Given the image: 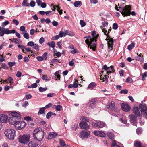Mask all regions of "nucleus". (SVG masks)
<instances>
[{
  "mask_svg": "<svg viewBox=\"0 0 147 147\" xmlns=\"http://www.w3.org/2000/svg\"><path fill=\"white\" fill-rule=\"evenodd\" d=\"M1 67L2 68L4 69H8V67L5 63H2Z\"/></svg>",
  "mask_w": 147,
  "mask_h": 147,
  "instance_id": "48",
  "label": "nucleus"
},
{
  "mask_svg": "<svg viewBox=\"0 0 147 147\" xmlns=\"http://www.w3.org/2000/svg\"><path fill=\"white\" fill-rule=\"evenodd\" d=\"M47 44L50 47L54 48L55 46V43L54 41H52L47 43Z\"/></svg>",
  "mask_w": 147,
  "mask_h": 147,
  "instance_id": "28",
  "label": "nucleus"
},
{
  "mask_svg": "<svg viewBox=\"0 0 147 147\" xmlns=\"http://www.w3.org/2000/svg\"><path fill=\"white\" fill-rule=\"evenodd\" d=\"M84 38H86L85 42L88 45V47L94 51L96 48V42L94 38H92L90 36L84 37Z\"/></svg>",
  "mask_w": 147,
  "mask_h": 147,
  "instance_id": "3",
  "label": "nucleus"
},
{
  "mask_svg": "<svg viewBox=\"0 0 147 147\" xmlns=\"http://www.w3.org/2000/svg\"><path fill=\"white\" fill-rule=\"evenodd\" d=\"M44 131L42 130V129L40 127L37 128L35 129L33 132V135L34 134H36L40 131Z\"/></svg>",
  "mask_w": 147,
  "mask_h": 147,
  "instance_id": "25",
  "label": "nucleus"
},
{
  "mask_svg": "<svg viewBox=\"0 0 147 147\" xmlns=\"http://www.w3.org/2000/svg\"><path fill=\"white\" fill-rule=\"evenodd\" d=\"M16 63L15 61L9 62L8 63V65L10 67H12L15 65Z\"/></svg>",
  "mask_w": 147,
  "mask_h": 147,
  "instance_id": "40",
  "label": "nucleus"
},
{
  "mask_svg": "<svg viewBox=\"0 0 147 147\" xmlns=\"http://www.w3.org/2000/svg\"><path fill=\"white\" fill-rule=\"evenodd\" d=\"M80 23L82 27H84L86 25L85 22L82 20H80Z\"/></svg>",
  "mask_w": 147,
  "mask_h": 147,
  "instance_id": "49",
  "label": "nucleus"
},
{
  "mask_svg": "<svg viewBox=\"0 0 147 147\" xmlns=\"http://www.w3.org/2000/svg\"><path fill=\"white\" fill-rule=\"evenodd\" d=\"M26 123L24 121H21L16 123L15 125L16 128L18 129L21 130L26 125Z\"/></svg>",
  "mask_w": 147,
  "mask_h": 147,
  "instance_id": "10",
  "label": "nucleus"
},
{
  "mask_svg": "<svg viewBox=\"0 0 147 147\" xmlns=\"http://www.w3.org/2000/svg\"><path fill=\"white\" fill-rule=\"evenodd\" d=\"M20 31L24 32L23 33L26 32H27L25 30V28L24 26H21L20 27Z\"/></svg>",
  "mask_w": 147,
  "mask_h": 147,
  "instance_id": "44",
  "label": "nucleus"
},
{
  "mask_svg": "<svg viewBox=\"0 0 147 147\" xmlns=\"http://www.w3.org/2000/svg\"><path fill=\"white\" fill-rule=\"evenodd\" d=\"M147 77V72H144L142 75V80H144V78Z\"/></svg>",
  "mask_w": 147,
  "mask_h": 147,
  "instance_id": "53",
  "label": "nucleus"
},
{
  "mask_svg": "<svg viewBox=\"0 0 147 147\" xmlns=\"http://www.w3.org/2000/svg\"><path fill=\"white\" fill-rule=\"evenodd\" d=\"M59 144L61 146L64 147L66 145V144L63 140L61 139H59Z\"/></svg>",
  "mask_w": 147,
  "mask_h": 147,
  "instance_id": "31",
  "label": "nucleus"
},
{
  "mask_svg": "<svg viewBox=\"0 0 147 147\" xmlns=\"http://www.w3.org/2000/svg\"><path fill=\"white\" fill-rule=\"evenodd\" d=\"M118 28V25L117 23H114L113 25V28L114 30H116Z\"/></svg>",
  "mask_w": 147,
  "mask_h": 147,
  "instance_id": "46",
  "label": "nucleus"
},
{
  "mask_svg": "<svg viewBox=\"0 0 147 147\" xmlns=\"http://www.w3.org/2000/svg\"><path fill=\"white\" fill-rule=\"evenodd\" d=\"M57 135V134L54 132L50 133L48 136V139H52L55 137Z\"/></svg>",
  "mask_w": 147,
  "mask_h": 147,
  "instance_id": "24",
  "label": "nucleus"
},
{
  "mask_svg": "<svg viewBox=\"0 0 147 147\" xmlns=\"http://www.w3.org/2000/svg\"><path fill=\"white\" fill-rule=\"evenodd\" d=\"M36 3L34 1H32L29 4V5L31 7H34Z\"/></svg>",
  "mask_w": 147,
  "mask_h": 147,
  "instance_id": "51",
  "label": "nucleus"
},
{
  "mask_svg": "<svg viewBox=\"0 0 147 147\" xmlns=\"http://www.w3.org/2000/svg\"><path fill=\"white\" fill-rule=\"evenodd\" d=\"M128 90L126 89L123 90L121 91L120 93L121 94L123 93L124 94H127L128 93Z\"/></svg>",
  "mask_w": 147,
  "mask_h": 147,
  "instance_id": "50",
  "label": "nucleus"
},
{
  "mask_svg": "<svg viewBox=\"0 0 147 147\" xmlns=\"http://www.w3.org/2000/svg\"><path fill=\"white\" fill-rule=\"evenodd\" d=\"M47 52H45L42 55V56L43 58V60H46L47 58Z\"/></svg>",
  "mask_w": 147,
  "mask_h": 147,
  "instance_id": "57",
  "label": "nucleus"
},
{
  "mask_svg": "<svg viewBox=\"0 0 147 147\" xmlns=\"http://www.w3.org/2000/svg\"><path fill=\"white\" fill-rule=\"evenodd\" d=\"M34 48V49H36V50H38L39 49V46L38 45V44H34V45H33Z\"/></svg>",
  "mask_w": 147,
  "mask_h": 147,
  "instance_id": "58",
  "label": "nucleus"
},
{
  "mask_svg": "<svg viewBox=\"0 0 147 147\" xmlns=\"http://www.w3.org/2000/svg\"><path fill=\"white\" fill-rule=\"evenodd\" d=\"M95 86L96 84L94 82H92L89 84L88 87V88L91 89H92Z\"/></svg>",
  "mask_w": 147,
  "mask_h": 147,
  "instance_id": "27",
  "label": "nucleus"
},
{
  "mask_svg": "<svg viewBox=\"0 0 147 147\" xmlns=\"http://www.w3.org/2000/svg\"><path fill=\"white\" fill-rule=\"evenodd\" d=\"M139 108L140 110L143 114L144 117L147 119V106L146 104H140Z\"/></svg>",
  "mask_w": 147,
  "mask_h": 147,
  "instance_id": "8",
  "label": "nucleus"
},
{
  "mask_svg": "<svg viewBox=\"0 0 147 147\" xmlns=\"http://www.w3.org/2000/svg\"><path fill=\"white\" fill-rule=\"evenodd\" d=\"M90 134L89 131H85L83 130L80 132V137L82 139L87 138L88 136Z\"/></svg>",
  "mask_w": 147,
  "mask_h": 147,
  "instance_id": "12",
  "label": "nucleus"
},
{
  "mask_svg": "<svg viewBox=\"0 0 147 147\" xmlns=\"http://www.w3.org/2000/svg\"><path fill=\"white\" fill-rule=\"evenodd\" d=\"M98 122L99 128H102L107 126L106 124L102 121H98Z\"/></svg>",
  "mask_w": 147,
  "mask_h": 147,
  "instance_id": "23",
  "label": "nucleus"
},
{
  "mask_svg": "<svg viewBox=\"0 0 147 147\" xmlns=\"http://www.w3.org/2000/svg\"><path fill=\"white\" fill-rule=\"evenodd\" d=\"M53 113L51 112H48L46 115V118L49 119L51 116L52 115Z\"/></svg>",
  "mask_w": 147,
  "mask_h": 147,
  "instance_id": "43",
  "label": "nucleus"
},
{
  "mask_svg": "<svg viewBox=\"0 0 147 147\" xmlns=\"http://www.w3.org/2000/svg\"><path fill=\"white\" fill-rule=\"evenodd\" d=\"M78 82L77 80H75V81L74 82L73 84L74 86V88H77L78 87Z\"/></svg>",
  "mask_w": 147,
  "mask_h": 147,
  "instance_id": "42",
  "label": "nucleus"
},
{
  "mask_svg": "<svg viewBox=\"0 0 147 147\" xmlns=\"http://www.w3.org/2000/svg\"><path fill=\"white\" fill-rule=\"evenodd\" d=\"M134 115L132 114H130L129 116V118L130 119L131 123L133 125L137 126V124L136 121V117Z\"/></svg>",
  "mask_w": 147,
  "mask_h": 147,
  "instance_id": "13",
  "label": "nucleus"
},
{
  "mask_svg": "<svg viewBox=\"0 0 147 147\" xmlns=\"http://www.w3.org/2000/svg\"><path fill=\"white\" fill-rule=\"evenodd\" d=\"M24 119L25 120H26V121H30L32 120L31 118L29 116H27V117H25Z\"/></svg>",
  "mask_w": 147,
  "mask_h": 147,
  "instance_id": "54",
  "label": "nucleus"
},
{
  "mask_svg": "<svg viewBox=\"0 0 147 147\" xmlns=\"http://www.w3.org/2000/svg\"><path fill=\"white\" fill-rule=\"evenodd\" d=\"M111 146L112 147H119V146L117 144L115 141L114 140L112 141Z\"/></svg>",
  "mask_w": 147,
  "mask_h": 147,
  "instance_id": "37",
  "label": "nucleus"
},
{
  "mask_svg": "<svg viewBox=\"0 0 147 147\" xmlns=\"http://www.w3.org/2000/svg\"><path fill=\"white\" fill-rule=\"evenodd\" d=\"M22 34L23 35V36L26 39H28L29 38L28 34L26 32H22Z\"/></svg>",
  "mask_w": 147,
  "mask_h": 147,
  "instance_id": "38",
  "label": "nucleus"
},
{
  "mask_svg": "<svg viewBox=\"0 0 147 147\" xmlns=\"http://www.w3.org/2000/svg\"><path fill=\"white\" fill-rule=\"evenodd\" d=\"M92 125L93 127H94L99 128L98 121L96 122V123H92Z\"/></svg>",
  "mask_w": 147,
  "mask_h": 147,
  "instance_id": "45",
  "label": "nucleus"
},
{
  "mask_svg": "<svg viewBox=\"0 0 147 147\" xmlns=\"http://www.w3.org/2000/svg\"><path fill=\"white\" fill-rule=\"evenodd\" d=\"M107 134L108 136L110 139H112L114 138V135L112 133L107 132Z\"/></svg>",
  "mask_w": 147,
  "mask_h": 147,
  "instance_id": "32",
  "label": "nucleus"
},
{
  "mask_svg": "<svg viewBox=\"0 0 147 147\" xmlns=\"http://www.w3.org/2000/svg\"><path fill=\"white\" fill-rule=\"evenodd\" d=\"M135 44L133 43H131L128 46L127 49L129 50H131L134 47Z\"/></svg>",
  "mask_w": 147,
  "mask_h": 147,
  "instance_id": "35",
  "label": "nucleus"
},
{
  "mask_svg": "<svg viewBox=\"0 0 147 147\" xmlns=\"http://www.w3.org/2000/svg\"><path fill=\"white\" fill-rule=\"evenodd\" d=\"M81 4L82 2L81 1H77L74 2V5L75 7H77Z\"/></svg>",
  "mask_w": 147,
  "mask_h": 147,
  "instance_id": "34",
  "label": "nucleus"
},
{
  "mask_svg": "<svg viewBox=\"0 0 147 147\" xmlns=\"http://www.w3.org/2000/svg\"><path fill=\"white\" fill-rule=\"evenodd\" d=\"M16 131L14 130L11 129H7L4 132L6 137L10 140H13L15 136Z\"/></svg>",
  "mask_w": 147,
  "mask_h": 147,
  "instance_id": "5",
  "label": "nucleus"
},
{
  "mask_svg": "<svg viewBox=\"0 0 147 147\" xmlns=\"http://www.w3.org/2000/svg\"><path fill=\"white\" fill-rule=\"evenodd\" d=\"M73 50H71L70 51V52L74 54L76 53H77L78 52L76 51V50L75 49H73Z\"/></svg>",
  "mask_w": 147,
  "mask_h": 147,
  "instance_id": "61",
  "label": "nucleus"
},
{
  "mask_svg": "<svg viewBox=\"0 0 147 147\" xmlns=\"http://www.w3.org/2000/svg\"><path fill=\"white\" fill-rule=\"evenodd\" d=\"M8 118V117L6 115L1 114L0 115V121L3 123H5Z\"/></svg>",
  "mask_w": 147,
  "mask_h": 147,
  "instance_id": "17",
  "label": "nucleus"
},
{
  "mask_svg": "<svg viewBox=\"0 0 147 147\" xmlns=\"http://www.w3.org/2000/svg\"><path fill=\"white\" fill-rule=\"evenodd\" d=\"M44 131H41L34 134L33 137L34 139L38 141H40L44 138Z\"/></svg>",
  "mask_w": 147,
  "mask_h": 147,
  "instance_id": "9",
  "label": "nucleus"
},
{
  "mask_svg": "<svg viewBox=\"0 0 147 147\" xmlns=\"http://www.w3.org/2000/svg\"><path fill=\"white\" fill-rule=\"evenodd\" d=\"M13 23L15 24L16 25H18L19 24V22L15 19H13Z\"/></svg>",
  "mask_w": 147,
  "mask_h": 147,
  "instance_id": "62",
  "label": "nucleus"
},
{
  "mask_svg": "<svg viewBox=\"0 0 147 147\" xmlns=\"http://www.w3.org/2000/svg\"><path fill=\"white\" fill-rule=\"evenodd\" d=\"M114 69V67L113 66H111L110 67H108V70L107 71V74H108V77L110 74L111 73H113L115 71Z\"/></svg>",
  "mask_w": 147,
  "mask_h": 147,
  "instance_id": "20",
  "label": "nucleus"
},
{
  "mask_svg": "<svg viewBox=\"0 0 147 147\" xmlns=\"http://www.w3.org/2000/svg\"><path fill=\"white\" fill-rule=\"evenodd\" d=\"M42 8H45L46 7V4L45 3H42L40 5Z\"/></svg>",
  "mask_w": 147,
  "mask_h": 147,
  "instance_id": "64",
  "label": "nucleus"
},
{
  "mask_svg": "<svg viewBox=\"0 0 147 147\" xmlns=\"http://www.w3.org/2000/svg\"><path fill=\"white\" fill-rule=\"evenodd\" d=\"M121 106L122 109L124 111L128 112L130 110L131 108L127 103H122L121 105Z\"/></svg>",
  "mask_w": 147,
  "mask_h": 147,
  "instance_id": "11",
  "label": "nucleus"
},
{
  "mask_svg": "<svg viewBox=\"0 0 147 147\" xmlns=\"http://www.w3.org/2000/svg\"><path fill=\"white\" fill-rule=\"evenodd\" d=\"M94 134L96 136H98L102 137L105 136V134L102 131H94Z\"/></svg>",
  "mask_w": 147,
  "mask_h": 147,
  "instance_id": "18",
  "label": "nucleus"
},
{
  "mask_svg": "<svg viewBox=\"0 0 147 147\" xmlns=\"http://www.w3.org/2000/svg\"><path fill=\"white\" fill-rule=\"evenodd\" d=\"M115 102L113 101H111V104L108 106H109V108L110 109L113 111H116L118 110L117 107L115 106Z\"/></svg>",
  "mask_w": 147,
  "mask_h": 147,
  "instance_id": "16",
  "label": "nucleus"
},
{
  "mask_svg": "<svg viewBox=\"0 0 147 147\" xmlns=\"http://www.w3.org/2000/svg\"><path fill=\"white\" fill-rule=\"evenodd\" d=\"M45 107L40 108L39 110L38 114V115H40L44 113L45 111Z\"/></svg>",
  "mask_w": 147,
  "mask_h": 147,
  "instance_id": "30",
  "label": "nucleus"
},
{
  "mask_svg": "<svg viewBox=\"0 0 147 147\" xmlns=\"http://www.w3.org/2000/svg\"><path fill=\"white\" fill-rule=\"evenodd\" d=\"M42 78L43 80L46 82L49 81L50 80V77L49 78L45 75H43Z\"/></svg>",
  "mask_w": 147,
  "mask_h": 147,
  "instance_id": "29",
  "label": "nucleus"
},
{
  "mask_svg": "<svg viewBox=\"0 0 147 147\" xmlns=\"http://www.w3.org/2000/svg\"><path fill=\"white\" fill-rule=\"evenodd\" d=\"M119 11L120 12L124 17L129 16L130 14L133 16L135 15L134 11L131 12V8L130 6L127 5L124 7H119Z\"/></svg>",
  "mask_w": 147,
  "mask_h": 147,
  "instance_id": "2",
  "label": "nucleus"
},
{
  "mask_svg": "<svg viewBox=\"0 0 147 147\" xmlns=\"http://www.w3.org/2000/svg\"><path fill=\"white\" fill-rule=\"evenodd\" d=\"M28 0H24L22 3V6H24L27 7H29V4L27 2Z\"/></svg>",
  "mask_w": 147,
  "mask_h": 147,
  "instance_id": "33",
  "label": "nucleus"
},
{
  "mask_svg": "<svg viewBox=\"0 0 147 147\" xmlns=\"http://www.w3.org/2000/svg\"><path fill=\"white\" fill-rule=\"evenodd\" d=\"M29 147H38V144L34 141L30 142L28 144Z\"/></svg>",
  "mask_w": 147,
  "mask_h": 147,
  "instance_id": "22",
  "label": "nucleus"
},
{
  "mask_svg": "<svg viewBox=\"0 0 147 147\" xmlns=\"http://www.w3.org/2000/svg\"><path fill=\"white\" fill-rule=\"evenodd\" d=\"M9 23V21H5L2 23L1 26L3 27H3L4 26L8 24Z\"/></svg>",
  "mask_w": 147,
  "mask_h": 147,
  "instance_id": "47",
  "label": "nucleus"
},
{
  "mask_svg": "<svg viewBox=\"0 0 147 147\" xmlns=\"http://www.w3.org/2000/svg\"><path fill=\"white\" fill-rule=\"evenodd\" d=\"M0 31H1L0 34L1 36H3L5 34H9L14 33L16 32L14 30H10L8 28H5L1 27V26H0Z\"/></svg>",
  "mask_w": 147,
  "mask_h": 147,
  "instance_id": "7",
  "label": "nucleus"
},
{
  "mask_svg": "<svg viewBox=\"0 0 147 147\" xmlns=\"http://www.w3.org/2000/svg\"><path fill=\"white\" fill-rule=\"evenodd\" d=\"M30 135L29 134H23L20 135L18 138L19 142L20 143L26 144L30 140Z\"/></svg>",
  "mask_w": 147,
  "mask_h": 147,
  "instance_id": "4",
  "label": "nucleus"
},
{
  "mask_svg": "<svg viewBox=\"0 0 147 147\" xmlns=\"http://www.w3.org/2000/svg\"><path fill=\"white\" fill-rule=\"evenodd\" d=\"M34 43L32 41H30L28 43H27V46H33V45H34Z\"/></svg>",
  "mask_w": 147,
  "mask_h": 147,
  "instance_id": "52",
  "label": "nucleus"
},
{
  "mask_svg": "<svg viewBox=\"0 0 147 147\" xmlns=\"http://www.w3.org/2000/svg\"><path fill=\"white\" fill-rule=\"evenodd\" d=\"M137 55H138L136 57L135 59L137 61H140L141 62H143L144 59L142 53H140L139 55H138V54L137 53Z\"/></svg>",
  "mask_w": 147,
  "mask_h": 147,
  "instance_id": "21",
  "label": "nucleus"
},
{
  "mask_svg": "<svg viewBox=\"0 0 147 147\" xmlns=\"http://www.w3.org/2000/svg\"><path fill=\"white\" fill-rule=\"evenodd\" d=\"M61 107L60 105H57V107H56V109L57 111H60L61 110Z\"/></svg>",
  "mask_w": 147,
  "mask_h": 147,
  "instance_id": "63",
  "label": "nucleus"
},
{
  "mask_svg": "<svg viewBox=\"0 0 147 147\" xmlns=\"http://www.w3.org/2000/svg\"><path fill=\"white\" fill-rule=\"evenodd\" d=\"M136 131L137 133L138 134H139L141 133V132H142L141 129L140 128H137V129L136 130Z\"/></svg>",
  "mask_w": 147,
  "mask_h": 147,
  "instance_id": "56",
  "label": "nucleus"
},
{
  "mask_svg": "<svg viewBox=\"0 0 147 147\" xmlns=\"http://www.w3.org/2000/svg\"><path fill=\"white\" fill-rule=\"evenodd\" d=\"M111 31V28H110L109 29L108 32L107 33V32H106L107 36V38L105 39L106 41H107V45L108 48L110 49L111 50L112 49V47L113 45V39L111 38H110L108 34L109 33V32Z\"/></svg>",
  "mask_w": 147,
  "mask_h": 147,
  "instance_id": "6",
  "label": "nucleus"
},
{
  "mask_svg": "<svg viewBox=\"0 0 147 147\" xmlns=\"http://www.w3.org/2000/svg\"><path fill=\"white\" fill-rule=\"evenodd\" d=\"M66 34H67L66 32H65L62 31H61L59 32V35L60 37H62L63 36H65Z\"/></svg>",
  "mask_w": 147,
  "mask_h": 147,
  "instance_id": "36",
  "label": "nucleus"
},
{
  "mask_svg": "<svg viewBox=\"0 0 147 147\" xmlns=\"http://www.w3.org/2000/svg\"><path fill=\"white\" fill-rule=\"evenodd\" d=\"M108 22H104L102 23V26H101L100 27V28L102 29V32H104L105 35H107L106 32H107V31L105 28H103L106 26L108 25Z\"/></svg>",
  "mask_w": 147,
  "mask_h": 147,
  "instance_id": "15",
  "label": "nucleus"
},
{
  "mask_svg": "<svg viewBox=\"0 0 147 147\" xmlns=\"http://www.w3.org/2000/svg\"><path fill=\"white\" fill-rule=\"evenodd\" d=\"M55 95V94L52 93L48 94L47 95V97H52L54 96Z\"/></svg>",
  "mask_w": 147,
  "mask_h": 147,
  "instance_id": "55",
  "label": "nucleus"
},
{
  "mask_svg": "<svg viewBox=\"0 0 147 147\" xmlns=\"http://www.w3.org/2000/svg\"><path fill=\"white\" fill-rule=\"evenodd\" d=\"M52 23L53 26H57L58 24V23L55 21H53L52 22Z\"/></svg>",
  "mask_w": 147,
  "mask_h": 147,
  "instance_id": "60",
  "label": "nucleus"
},
{
  "mask_svg": "<svg viewBox=\"0 0 147 147\" xmlns=\"http://www.w3.org/2000/svg\"><path fill=\"white\" fill-rule=\"evenodd\" d=\"M8 82H9L11 85L13 83V79L11 77H9L7 79Z\"/></svg>",
  "mask_w": 147,
  "mask_h": 147,
  "instance_id": "39",
  "label": "nucleus"
},
{
  "mask_svg": "<svg viewBox=\"0 0 147 147\" xmlns=\"http://www.w3.org/2000/svg\"><path fill=\"white\" fill-rule=\"evenodd\" d=\"M134 145L136 147H141V143L139 141H135L134 142Z\"/></svg>",
  "mask_w": 147,
  "mask_h": 147,
  "instance_id": "26",
  "label": "nucleus"
},
{
  "mask_svg": "<svg viewBox=\"0 0 147 147\" xmlns=\"http://www.w3.org/2000/svg\"><path fill=\"white\" fill-rule=\"evenodd\" d=\"M36 59L38 61H42L43 60V58H42V57H41V56L37 57H36Z\"/></svg>",
  "mask_w": 147,
  "mask_h": 147,
  "instance_id": "59",
  "label": "nucleus"
},
{
  "mask_svg": "<svg viewBox=\"0 0 147 147\" xmlns=\"http://www.w3.org/2000/svg\"><path fill=\"white\" fill-rule=\"evenodd\" d=\"M133 111L136 117L140 116V112L138 107H134L133 109Z\"/></svg>",
  "mask_w": 147,
  "mask_h": 147,
  "instance_id": "19",
  "label": "nucleus"
},
{
  "mask_svg": "<svg viewBox=\"0 0 147 147\" xmlns=\"http://www.w3.org/2000/svg\"><path fill=\"white\" fill-rule=\"evenodd\" d=\"M79 126L81 129H84L86 130L89 128V125L86 122L82 121L79 123Z\"/></svg>",
  "mask_w": 147,
  "mask_h": 147,
  "instance_id": "14",
  "label": "nucleus"
},
{
  "mask_svg": "<svg viewBox=\"0 0 147 147\" xmlns=\"http://www.w3.org/2000/svg\"><path fill=\"white\" fill-rule=\"evenodd\" d=\"M9 117L8 120L9 123L11 124H15L20 121V115L16 111L11 112L9 114Z\"/></svg>",
  "mask_w": 147,
  "mask_h": 147,
  "instance_id": "1",
  "label": "nucleus"
},
{
  "mask_svg": "<svg viewBox=\"0 0 147 147\" xmlns=\"http://www.w3.org/2000/svg\"><path fill=\"white\" fill-rule=\"evenodd\" d=\"M47 90V87L42 88L40 87L39 88V90L40 92H43L46 91Z\"/></svg>",
  "mask_w": 147,
  "mask_h": 147,
  "instance_id": "41",
  "label": "nucleus"
}]
</instances>
